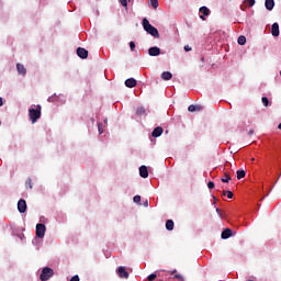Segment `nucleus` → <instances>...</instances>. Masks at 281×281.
<instances>
[{
    "mask_svg": "<svg viewBox=\"0 0 281 281\" xmlns=\"http://www.w3.org/2000/svg\"><path fill=\"white\" fill-rule=\"evenodd\" d=\"M184 52H192V47H190V45H186L184 46Z\"/></svg>",
    "mask_w": 281,
    "mask_h": 281,
    "instance_id": "nucleus-34",
    "label": "nucleus"
},
{
    "mask_svg": "<svg viewBox=\"0 0 281 281\" xmlns=\"http://www.w3.org/2000/svg\"><path fill=\"white\" fill-rule=\"evenodd\" d=\"M52 276H54V270L46 267L42 270V273L40 276V280H42V281L49 280V278H52Z\"/></svg>",
    "mask_w": 281,
    "mask_h": 281,
    "instance_id": "nucleus-3",
    "label": "nucleus"
},
{
    "mask_svg": "<svg viewBox=\"0 0 281 281\" xmlns=\"http://www.w3.org/2000/svg\"><path fill=\"white\" fill-rule=\"evenodd\" d=\"M117 273L121 278H125V279H128V272L126 271V268L121 266L119 267L117 269Z\"/></svg>",
    "mask_w": 281,
    "mask_h": 281,
    "instance_id": "nucleus-12",
    "label": "nucleus"
},
{
    "mask_svg": "<svg viewBox=\"0 0 281 281\" xmlns=\"http://www.w3.org/2000/svg\"><path fill=\"white\" fill-rule=\"evenodd\" d=\"M166 229H168V232H172L175 229V222L172 220H168L166 222Z\"/></svg>",
    "mask_w": 281,
    "mask_h": 281,
    "instance_id": "nucleus-15",
    "label": "nucleus"
},
{
    "mask_svg": "<svg viewBox=\"0 0 281 281\" xmlns=\"http://www.w3.org/2000/svg\"><path fill=\"white\" fill-rule=\"evenodd\" d=\"M143 27L147 34H150L154 38H159V31L157 27L153 26L146 18L143 19Z\"/></svg>",
    "mask_w": 281,
    "mask_h": 281,
    "instance_id": "nucleus-1",
    "label": "nucleus"
},
{
    "mask_svg": "<svg viewBox=\"0 0 281 281\" xmlns=\"http://www.w3.org/2000/svg\"><path fill=\"white\" fill-rule=\"evenodd\" d=\"M246 3L249 5V8H254L256 0H246Z\"/></svg>",
    "mask_w": 281,
    "mask_h": 281,
    "instance_id": "nucleus-28",
    "label": "nucleus"
},
{
    "mask_svg": "<svg viewBox=\"0 0 281 281\" xmlns=\"http://www.w3.org/2000/svg\"><path fill=\"white\" fill-rule=\"evenodd\" d=\"M46 231H47V228L45 227V224H37L36 231H35L37 238H45Z\"/></svg>",
    "mask_w": 281,
    "mask_h": 281,
    "instance_id": "nucleus-4",
    "label": "nucleus"
},
{
    "mask_svg": "<svg viewBox=\"0 0 281 281\" xmlns=\"http://www.w3.org/2000/svg\"><path fill=\"white\" fill-rule=\"evenodd\" d=\"M18 210L20 214L25 213V211L27 210V203L25 202V200L22 199L18 202Z\"/></svg>",
    "mask_w": 281,
    "mask_h": 281,
    "instance_id": "nucleus-5",
    "label": "nucleus"
},
{
    "mask_svg": "<svg viewBox=\"0 0 281 281\" xmlns=\"http://www.w3.org/2000/svg\"><path fill=\"white\" fill-rule=\"evenodd\" d=\"M265 5H266V9L271 11V10H273V8H276V1H273V0H266L265 1Z\"/></svg>",
    "mask_w": 281,
    "mask_h": 281,
    "instance_id": "nucleus-14",
    "label": "nucleus"
},
{
    "mask_svg": "<svg viewBox=\"0 0 281 281\" xmlns=\"http://www.w3.org/2000/svg\"><path fill=\"white\" fill-rule=\"evenodd\" d=\"M261 102L263 106H269V99L267 97H262Z\"/></svg>",
    "mask_w": 281,
    "mask_h": 281,
    "instance_id": "nucleus-26",
    "label": "nucleus"
},
{
    "mask_svg": "<svg viewBox=\"0 0 281 281\" xmlns=\"http://www.w3.org/2000/svg\"><path fill=\"white\" fill-rule=\"evenodd\" d=\"M151 7L154 8V10H157V8H159V1L158 0H150Z\"/></svg>",
    "mask_w": 281,
    "mask_h": 281,
    "instance_id": "nucleus-25",
    "label": "nucleus"
},
{
    "mask_svg": "<svg viewBox=\"0 0 281 281\" xmlns=\"http://www.w3.org/2000/svg\"><path fill=\"white\" fill-rule=\"evenodd\" d=\"M223 195L227 199H234V193L232 191H223Z\"/></svg>",
    "mask_w": 281,
    "mask_h": 281,
    "instance_id": "nucleus-23",
    "label": "nucleus"
},
{
    "mask_svg": "<svg viewBox=\"0 0 281 281\" xmlns=\"http://www.w3.org/2000/svg\"><path fill=\"white\" fill-rule=\"evenodd\" d=\"M216 213L218 214V216H222L221 215V209H216Z\"/></svg>",
    "mask_w": 281,
    "mask_h": 281,
    "instance_id": "nucleus-40",
    "label": "nucleus"
},
{
    "mask_svg": "<svg viewBox=\"0 0 281 281\" xmlns=\"http://www.w3.org/2000/svg\"><path fill=\"white\" fill-rule=\"evenodd\" d=\"M131 52H135V42H130Z\"/></svg>",
    "mask_w": 281,
    "mask_h": 281,
    "instance_id": "nucleus-32",
    "label": "nucleus"
},
{
    "mask_svg": "<svg viewBox=\"0 0 281 281\" xmlns=\"http://www.w3.org/2000/svg\"><path fill=\"white\" fill-rule=\"evenodd\" d=\"M222 238L223 240H227V238H231L232 236V229L229 228H225L223 232H222Z\"/></svg>",
    "mask_w": 281,
    "mask_h": 281,
    "instance_id": "nucleus-13",
    "label": "nucleus"
},
{
    "mask_svg": "<svg viewBox=\"0 0 281 281\" xmlns=\"http://www.w3.org/2000/svg\"><path fill=\"white\" fill-rule=\"evenodd\" d=\"M238 45H245V43H247V37H245L244 35H240L237 40Z\"/></svg>",
    "mask_w": 281,
    "mask_h": 281,
    "instance_id": "nucleus-20",
    "label": "nucleus"
},
{
    "mask_svg": "<svg viewBox=\"0 0 281 281\" xmlns=\"http://www.w3.org/2000/svg\"><path fill=\"white\" fill-rule=\"evenodd\" d=\"M133 201H134V203H140L142 196L135 195V196L133 198Z\"/></svg>",
    "mask_w": 281,
    "mask_h": 281,
    "instance_id": "nucleus-29",
    "label": "nucleus"
},
{
    "mask_svg": "<svg viewBox=\"0 0 281 281\" xmlns=\"http://www.w3.org/2000/svg\"><path fill=\"white\" fill-rule=\"evenodd\" d=\"M271 34L272 36H280V24L277 22L272 24L271 26Z\"/></svg>",
    "mask_w": 281,
    "mask_h": 281,
    "instance_id": "nucleus-6",
    "label": "nucleus"
},
{
    "mask_svg": "<svg viewBox=\"0 0 281 281\" xmlns=\"http://www.w3.org/2000/svg\"><path fill=\"white\" fill-rule=\"evenodd\" d=\"M161 78H162V80H172V72H170V71H164V72L161 74Z\"/></svg>",
    "mask_w": 281,
    "mask_h": 281,
    "instance_id": "nucleus-17",
    "label": "nucleus"
},
{
    "mask_svg": "<svg viewBox=\"0 0 281 281\" xmlns=\"http://www.w3.org/2000/svg\"><path fill=\"white\" fill-rule=\"evenodd\" d=\"M202 109H203V106H201V105L191 104V105H189L188 111H190V113H194V111H201Z\"/></svg>",
    "mask_w": 281,
    "mask_h": 281,
    "instance_id": "nucleus-16",
    "label": "nucleus"
},
{
    "mask_svg": "<svg viewBox=\"0 0 281 281\" xmlns=\"http://www.w3.org/2000/svg\"><path fill=\"white\" fill-rule=\"evenodd\" d=\"M162 134H164V127L158 126V127L154 128V131L151 133V137H161Z\"/></svg>",
    "mask_w": 281,
    "mask_h": 281,
    "instance_id": "nucleus-9",
    "label": "nucleus"
},
{
    "mask_svg": "<svg viewBox=\"0 0 281 281\" xmlns=\"http://www.w3.org/2000/svg\"><path fill=\"white\" fill-rule=\"evenodd\" d=\"M48 102H54V97H49Z\"/></svg>",
    "mask_w": 281,
    "mask_h": 281,
    "instance_id": "nucleus-37",
    "label": "nucleus"
},
{
    "mask_svg": "<svg viewBox=\"0 0 281 281\" xmlns=\"http://www.w3.org/2000/svg\"><path fill=\"white\" fill-rule=\"evenodd\" d=\"M125 87H128V89H133L134 87H137V80L134 78H130L125 80Z\"/></svg>",
    "mask_w": 281,
    "mask_h": 281,
    "instance_id": "nucleus-10",
    "label": "nucleus"
},
{
    "mask_svg": "<svg viewBox=\"0 0 281 281\" xmlns=\"http://www.w3.org/2000/svg\"><path fill=\"white\" fill-rule=\"evenodd\" d=\"M0 106H3V99L0 97Z\"/></svg>",
    "mask_w": 281,
    "mask_h": 281,
    "instance_id": "nucleus-38",
    "label": "nucleus"
},
{
    "mask_svg": "<svg viewBox=\"0 0 281 281\" xmlns=\"http://www.w3.org/2000/svg\"><path fill=\"white\" fill-rule=\"evenodd\" d=\"M139 176L143 179H148V168L146 166H140L139 167Z\"/></svg>",
    "mask_w": 281,
    "mask_h": 281,
    "instance_id": "nucleus-11",
    "label": "nucleus"
},
{
    "mask_svg": "<svg viewBox=\"0 0 281 281\" xmlns=\"http://www.w3.org/2000/svg\"><path fill=\"white\" fill-rule=\"evenodd\" d=\"M207 188H209V190H214V182H213V181H210V182L207 183Z\"/></svg>",
    "mask_w": 281,
    "mask_h": 281,
    "instance_id": "nucleus-33",
    "label": "nucleus"
},
{
    "mask_svg": "<svg viewBox=\"0 0 281 281\" xmlns=\"http://www.w3.org/2000/svg\"><path fill=\"white\" fill-rule=\"evenodd\" d=\"M99 134L102 135L104 133V130L102 128V123L98 124Z\"/></svg>",
    "mask_w": 281,
    "mask_h": 281,
    "instance_id": "nucleus-30",
    "label": "nucleus"
},
{
    "mask_svg": "<svg viewBox=\"0 0 281 281\" xmlns=\"http://www.w3.org/2000/svg\"><path fill=\"white\" fill-rule=\"evenodd\" d=\"M29 115L33 124H35V122H38V120H41V105H37L35 109L31 108L29 110Z\"/></svg>",
    "mask_w": 281,
    "mask_h": 281,
    "instance_id": "nucleus-2",
    "label": "nucleus"
},
{
    "mask_svg": "<svg viewBox=\"0 0 281 281\" xmlns=\"http://www.w3.org/2000/svg\"><path fill=\"white\" fill-rule=\"evenodd\" d=\"M157 279V273H151L147 277L148 281H155Z\"/></svg>",
    "mask_w": 281,
    "mask_h": 281,
    "instance_id": "nucleus-27",
    "label": "nucleus"
},
{
    "mask_svg": "<svg viewBox=\"0 0 281 281\" xmlns=\"http://www.w3.org/2000/svg\"><path fill=\"white\" fill-rule=\"evenodd\" d=\"M245 170H237V179H245Z\"/></svg>",
    "mask_w": 281,
    "mask_h": 281,
    "instance_id": "nucleus-22",
    "label": "nucleus"
},
{
    "mask_svg": "<svg viewBox=\"0 0 281 281\" xmlns=\"http://www.w3.org/2000/svg\"><path fill=\"white\" fill-rule=\"evenodd\" d=\"M200 12L204 14V16H210V9H207V7H201Z\"/></svg>",
    "mask_w": 281,
    "mask_h": 281,
    "instance_id": "nucleus-19",
    "label": "nucleus"
},
{
    "mask_svg": "<svg viewBox=\"0 0 281 281\" xmlns=\"http://www.w3.org/2000/svg\"><path fill=\"white\" fill-rule=\"evenodd\" d=\"M200 19H203V15H200Z\"/></svg>",
    "mask_w": 281,
    "mask_h": 281,
    "instance_id": "nucleus-42",
    "label": "nucleus"
},
{
    "mask_svg": "<svg viewBox=\"0 0 281 281\" xmlns=\"http://www.w3.org/2000/svg\"><path fill=\"white\" fill-rule=\"evenodd\" d=\"M144 206H145V207H148V200H146V201L144 202Z\"/></svg>",
    "mask_w": 281,
    "mask_h": 281,
    "instance_id": "nucleus-39",
    "label": "nucleus"
},
{
    "mask_svg": "<svg viewBox=\"0 0 281 281\" xmlns=\"http://www.w3.org/2000/svg\"><path fill=\"white\" fill-rule=\"evenodd\" d=\"M121 5H123V8H126L128 5V2L126 0H119Z\"/></svg>",
    "mask_w": 281,
    "mask_h": 281,
    "instance_id": "nucleus-31",
    "label": "nucleus"
},
{
    "mask_svg": "<svg viewBox=\"0 0 281 281\" xmlns=\"http://www.w3.org/2000/svg\"><path fill=\"white\" fill-rule=\"evenodd\" d=\"M254 133V131H250V135Z\"/></svg>",
    "mask_w": 281,
    "mask_h": 281,
    "instance_id": "nucleus-43",
    "label": "nucleus"
},
{
    "mask_svg": "<svg viewBox=\"0 0 281 281\" xmlns=\"http://www.w3.org/2000/svg\"><path fill=\"white\" fill-rule=\"evenodd\" d=\"M70 281H80V277L74 276V277L70 279Z\"/></svg>",
    "mask_w": 281,
    "mask_h": 281,
    "instance_id": "nucleus-35",
    "label": "nucleus"
},
{
    "mask_svg": "<svg viewBox=\"0 0 281 281\" xmlns=\"http://www.w3.org/2000/svg\"><path fill=\"white\" fill-rule=\"evenodd\" d=\"M16 69H18V72L21 74V76H25L26 74L25 66H23L22 64H18Z\"/></svg>",
    "mask_w": 281,
    "mask_h": 281,
    "instance_id": "nucleus-18",
    "label": "nucleus"
},
{
    "mask_svg": "<svg viewBox=\"0 0 281 281\" xmlns=\"http://www.w3.org/2000/svg\"><path fill=\"white\" fill-rule=\"evenodd\" d=\"M232 181V177L228 176V173H224V177L222 178V183H229Z\"/></svg>",
    "mask_w": 281,
    "mask_h": 281,
    "instance_id": "nucleus-21",
    "label": "nucleus"
},
{
    "mask_svg": "<svg viewBox=\"0 0 281 281\" xmlns=\"http://www.w3.org/2000/svg\"><path fill=\"white\" fill-rule=\"evenodd\" d=\"M26 186H29V188L32 189V179H29V181H26Z\"/></svg>",
    "mask_w": 281,
    "mask_h": 281,
    "instance_id": "nucleus-36",
    "label": "nucleus"
},
{
    "mask_svg": "<svg viewBox=\"0 0 281 281\" xmlns=\"http://www.w3.org/2000/svg\"><path fill=\"white\" fill-rule=\"evenodd\" d=\"M77 56H79V58H87L89 56V52L82 47L77 48Z\"/></svg>",
    "mask_w": 281,
    "mask_h": 281,
    "instance_id": "nucleus-7",
    "label": "nucleus"
},
{
    "mask_svg": "<svg viewBox=\"0 0 281 281\" xmlns=\"http://www.w3.org/2000/svg\"><path fill=\"white\" fill-rule=\"evenodd\" d=\"M108 122H109V120L105 119V120H104V124H106Z\"/></svg>",
    "mask_w": 281,
    "mask_h": 281,
    "instance_id": "nucleus-41",
    "label": "nucleus"
},
{
    "mask_svg": "<svg viewBox=\"0 0 281 281\" xmlns=\"http://www.w3.org/2000/svg\"><path fill=\"white\" fill-rule=\"evenodd\" d=\"M136 114L137 115H146V110L144 108H137Z\"/></svg>",
    "mask_w": 281,
    "mask_h": 281,
    "instance_id": "nucleus-24",
    "label": "nucleus"
},
{
    "mask_svg": "<svg viewBox=\"0 0 281 281\" xmlns=\"http://www.w3.org/2000/svg\"><path fill=\"white\" fill-rule=\"evenodd\" d=\"M148 54L149 56H159V54H161V49L157 46H154L148 49Z\"/></svg>",
    "mask_w": 281,
    "mask_h": 281,
    "instance_id": "nucleus-8",
    "label": "nucleus"
}]
</instances>
